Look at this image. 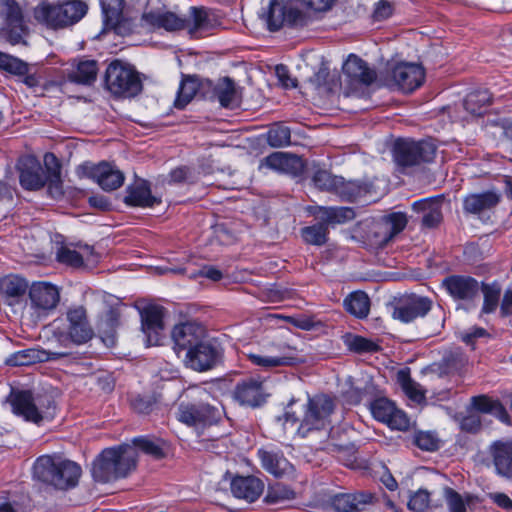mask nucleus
<instances>
[{
  "mask_svg": "<svg viewBox=\"0 0 512 512\" xmlns=\"http://www.w3.org/2000/svg\"><path fill=\"white\" fill-rule=\"evenodd\" d=\"M188 401H182L177 408V419L192 427L204 428L217 424L223 417L221 407L210 402L211 395L206 389L192 388L188 390Z\"/></svg>",
  "mask_w": 512,
  "mask_h": 512,
  "instance_id": "nucleus-2",
  "label": "nucleus"
},
{
  "mask_svg": "<svg viewBox=\"0 0 512 512\" xmlns=\"http://www.w3.org/2000/svg\"><path fill=\"white\" fill-rule=\"evenodd\" d=\"M206 87L205 98L211 101H218L221 107L234 109L239 106V97L235 83L229 77L219 79L216 83L211 80L203 81Z\"/></svg>",
  "mask_w": 512,
  "mask_h": 512,
  "instance_id": "nucleus-17",
  "label": "nucleus"
},
{
  "mask_svg": "<svg viewBox=\"0 0 512 512\" xmlns=\"http://www.w3.org/2000/svg\"><path fill=\"white\" fill-rule=\"evenodd\" d=\"M183 359L185 365L194 371H208L221 362L222 349L216 342L203 339L187 351Z\"/></svg>",
  "mask_w": 512,
  "mask_h": 512,
  "instance_id": "nucleus-10",
  "label": "nucleus"
},
{
  "mask_svg": "<svg viewBox=\"0 0 512 512\" xmlns=\"http://www.w3.org/2000/svg\"><path fill=\"white\" fill-rule=\"evenodd\" d=\"M496 472L506 478L512 477V440H498L489 446Z\"/></svg>",
  "mask_w": 512,
  "mask_h": 512,
  "instance_id": "nucleus-26",
  "label": "nucleus"
},
{
  "mask_svg": "<svg viewBox=\"0 0 512 512\" xmlns=\"http://www.w3.org/2000/svg\"><path fill=\"white\" fill-rule=\"evenodd\" d=\"M308 20L301 10L293 6H285V24L289 26H305Z\"/></svg>",
  "mask_w": 512,
  "mask_h": 512,
  "instance_id": "nucleus-60",
  "label": "nucleus"
},
{
  "mask_svg": "<svg viewBox=\"0 0 512 512\" xmlns=\"http://www.w3.org/2000/svg\"><path fill=\"white\" fill-rule=\"evenodd\" d=\"M27 288V282L18 276L10 275L0 280V294L7 299L24 295Z\"/></svg>",
  "mask_w": 512,
  "mask_h": 512,
  "instance_id": "nucleus-45",
  "label": "nucleus"
},
{
  "mask_svg": "<svg viewBox=\"0 0 512 512\" xmlns=\"http://www.w3.org/2000/svg\"><path fill=\"white\" fill-rule=\"evenodd\" d=\"M97 73L98 65L95 60H83L67 74V79L72 83L91 85L95 82Z\"/></svg>",
  "mask_w": 512,
  "mask_h": 512,
  "instance_id": "nucleus-38",
  "label": "nucleus"
},
{
  "mask_svg": "<svg viewBox=\"0 0 512 512\" xmlns=\"http://www.w3.org/2000/svg\"><path fill=\"white\" fill-rule=\"evenodd\" d=\"M277 350L281 352L280 355L267 356L250 353L248 358L254 365L263 367L265 369L289 366L296 363V358L292 355V351H294L292 347L289 345H281L277 348Z\"/></svg>",
  "mask_w": 512,
  "mask_h": 512,
  "instance_id": "nucleus-32",
  "label": "nucleus"
},
{
  "mask_svg": "<svg viewBox=\"0 0 512 512\" xmlns=\"http://www.w3.org/2000/svg\"><path fill=\"white\" fill-rule=\"evenodd\" d=\"M291 140V131L282 124H274L267 132V142L271 147L288 146Z\"/></svg>",
  "mask_w": 512,
  "mask_h": 512,
  "instance_id": "nucleus-50",
  "label": "nucleus"
},
{
  "mask_svg": "<svg viewBox=\"0 0 512 512\" xmlns=\"http://www.w3.org/2000/svg\"><path fill=\"white\" fill-rule=\"evenodd\" d=\"M105 21H112L120 16L124 0H100Z\"/></svg>",
  "mask_w": 512,
  "mask_h": 512,
  "instance_id": "nucleus-57",
  "label": "nucleus"
},
{
  "mask_svg": "<svg viewBox=\"0 0 512 512\" xmlns=\"http://www.w3.org/2000/svg\"><path fill=\"white\" fill-rule=\"evenodd\" d=\"M136 308L141 318V330L146 337V347L159 345L160 333L164 328V308L155 304H137Z\"/></svg>",
  "mask_w": 512,
  "mask_h": 512,
  "instance_id": "nucleus-12",
  "label": "nucleus"
},
{
  "mask_svg": "<svg viewBox=\"0 0 512 512\" xmlns=\"http://www.w3.org/2000/svg\"><path fill=\"white\" fill-rule=\"evenodd\" d=\"M258 457L262 467L276 478H281L293 470V466L279 451L273 449H259Z\"/></svg>",
  "mask_w": 512,
  "mask_h": 512,
  "instance_id": "nucleus-30",
  "label": "nucleus"
},
{
  "mask_svg": "<svg viewBox=\"0 0 512 512\" xmlns=\"http://www.w3.org/2000/svg\"><path fill=\"white\" fill-rule=\"evenodd\" d=\"M315 216L329 228L330 225L343 224L355 217L354 210L350 207H317Z\"/></svg>",
  "mask_w": 512,
  "mask_h": 512,
  "instance_id": "nucleus-36",
  "label": "nucleus"
},
{
  "mask_svg": "<svg viewBox=\"0 0 512 512\" xmlns=\"http://www.w3.org/2000/svg\"><path fill=\"white\" fill-rule=\"evenodd\" d=\"M21 8L15 0H0V16L5 20L21 14Z\"/></svg>",
  "mask_w": 512,
  "mask_h": 512,
  "instance_id": "nucleus-62",
  "label": "nucleus"
},
{
  "mask_svg": "<svg viewBox=\"0 0 512 512\" xmlns=\"http://www.w3.org/2000/svg\"><path fill=\"white\" fill-rule=\"evenodd\" d=\"M142 19L151 27L163 28L169 32L187 30L191 36L209 26L208 13L204 7H190L188 15L185 16L173 12H149L143 14Z\"/></svg>",
  "mask_w": 512,
  "mask_h": 512,
  "instance_id": "nucleus-6",
  "label": "nucleus"
},
{
  "mask_svg": "<svg viewBox=\"0 0 512 512\" xmlns=\"http://www.w3.org/2000/svg\"><path fill=\"white\" fill-rule=\"evenodd\" d=\"M6 27L3 29V35L12 45L25 44L24 36L27 34V27L24 23L23 14H19L15 19L5 20Z\"/></svg>",
  "mask_w": 512,
  "mask_h": 512,
  "instance_id": "nucleus-43",
  "label": "nucleus"
},
{
  "mask_svg": "<svg viewBox=\"0 0 512 512\" xmlns=\"http://www.w3.org/2000/svg\"><path fill=\"white\" fill-rule=\"evenodd\" d=\"M436 154V146L430 141L398 139L393 146L395 162L402 167H410L431 162Z\"/></svg>",
  "mask_w": 512,
  "mask_h": 512,
  "instance_id": "nucleus-9",
  "label": "nucleus"
},
{
  "mask_svg": "<svg viewBox=\"0 0 512 512\" xmlns=\"http://www.w3.org/2000/svg\"><path fill=\"white\" fill-rule=\"evenodd\" d=\"M105 84L113 95L124 98L138 95L143 88L139 73L130 64L120 60L108 65Z\"/></svg>",
  "mask_w": 512,
  "mask_h": 512,
  "instance_id": "nucleus-8",
  "label": "nucleus"
},
{
  "mask_svg": "<svg viewBox=\"0 0 512 512\" xmlns=\"http://www.w3.org/2000/svg\"><path fill=\"white\" fill-rule=\"evenodd\" d=\"M471 402L475 410L482 413L493 414L503 423H510V416L500 401L494 400L486 395H480L472 397Z\"/></svg>",
  "mask_w": 512,
  "mask_h": 512,
  "instance_id": "nucleus-39",
  "label": "nucleus"
},
{
  "mask_svg": "<svg viewBox=\"0 0 512 512\" xmlns=\"http://www.w3.org/2000/svg\"><path fill=\"white\" fill-rule=\"evenodd\" d=\"M31 308L41 316L53 311L60 301L59 289L48 282H34L29 289Z\"/></svg>",
  "mask_w": 512,
  "mask_h": 512,
  "instance_id": "nucleus-16",
  "label": "nucleus"
},
{
  "mask_svg": "<svg viewBox=\"0 0 512 512\" xmlns=\"http://www.w3.org/2000/svg\"><path fill=\"white\" fill-rule=\"evenodd\" d=\"M79 177L93 179L104 191H114L124 183V174L107 162L99 164L84 163L77 168Z\"/></svg>",
  "mask_w": 512,
  "mask_h": 512,
  "instance_id": "nucleus-11",
  "label": "nucleus"
},
{
  "mask_svg": "<svg viewBox=\"0 0 512 512\" xmlns=\"http://www.w3.org/2000/svg\"><path fill=\"white\" fill-rule=\"evenodd\" d=\"M397 382L406 396L412 401L420 403L425 399V391L422 390L420 384L412 380L409 371L400 370L397 373Z\"/></svg>",
  "mask_w": 512,
  "mask_h": 512,
  "instance_id": "nucleus-44",
  "label": "nucleus"
},
{
  "mask_svg": "<svg viewBox=\"0 0 512 512\" xmlns=\"http://www.w3.org/2000/svg\"><path fill=\"white\" fill-rule=\"evenodd\" d=\"M468 364V358L460 348H454L445 353L442 366L446 373H459Z\"/></svg>",
  "mask_w": 512,
  "mask_h": 512,
  "instance_id": "nucleus-48",
  "label": "nucleus"
},
{
  "mask_svg": "<svg viewBox=\"0 0 512 512\" xmlns=\"http://www.w3.org/2000/svg\"><path fill=\"white\" fill-rule=\"evenodd\" d=\"M103 22L105 31L112 30L120 36H128L132 34L136 27L131 19L124 18L122 14L112 21L103 20Z\"/></svg>",
  "mask_w": 512,
  "mask_h": 512,
  "instance_id": "nucleus-54",
  "label": "nucleus"
},
{
  "mask_svg": "<svg viewBox=\"0 0 512 512\" xmlns=\"http://www.w3.org/2000/svg\"><path fill=\"white\" fill-rule=\"evenodd\" d=\"M312 181L318 189L335 193L338 183H341V177L332 175L327 170H317Z\"/></svg>",
  "mask_w": 512,
  "mask_h": 512,
  "instance_id": "nucleus-52",
  "label": "nucleus"
},
{
  "mask_svg": "<svg viewBox=\"0 0 512 512\" xmlns=\"http://www.w3.org/2000/svg\"><path fill=\"white\" fill-rule=\"evenodd\" d=\"M480 290L483 293L481 314L494 313L499 306V300L502 292L501 285L496 281L492 283L482 282L480 284Z\"/></svg>",
  "mask_w": 512,
  "mask_h": 512,
  "instance_id": "nucleus-42",
  "label": "nucleus"
},
{
  "mask_svg": "<svg viewBox=\"0 0 512 512\" xmlns=\"http://www.w3.org/2000/svg\"><path fill=\"white\" fill-rule=\"evenodd\" d=\"M442 287L456 301H472L480 291V283L471 276L450 275L442 280Z\"/></svg>",
  "mask_w": 512,
  "mask_h": 512,
  "instance_id": "nucleus-20",
  "label": "nucleus"
},
{
  "mask_svg": "<svg viewBox=\"0 0 512 512\" xmlns=\"http://www.w3.org/2000/svg\"><path fill=\"white\" fill-rule=\"evenodd\" d=\"M343 73L352 84L370 85L376 79V73L360 57L351 54L342 67Z\"/></svg>",
  "mask_w": 512,
  "mask_h": 512,
  "instance_id": "nucleus-25",
  "label": "nucleus"
},
{
  "mask_svg": "<svg viewBox=\"0 0 512 512\" xmlns=\"http://www.w3.org/2000/svg\"><path fill=\"white\" fill-rule=\"evenodd\" d=\"M491 104V95L488 90L470 92L463 101L464 109L472 116H480Z\"/></svg>",
  "mask_w": 512,
  "mask_h": 512,
  "instance_id": "nucleus-41",
  "label": "nucleus"
},
{
  "mask_svg": "<svg viewBox=\"0 0 512 512\" xmlns=\"http://www.w3.org/2000/svg\"><path fill=\"white\" fill-rule=\"evenodd\" d=\"M373 500L374 495L366 491L341 493L333 497L332 506L339 512H357L372 504Z\"/></svg>",
  "mask_w": 512,
  "mask_h": 512,
  "instance_id": "nucleus-28",
  "label": "nucleus"
},
{
  "mask_svg": "<svg viewBox=\"0 0 512 512\" xmlns=\"http://www.w3.org/2000/svg\"><path fill=\"white\" fill-rule=\"evenodd\" d=\"M480 427L481 419L480 416L477 414H470L464 417L461 421V429L469 433L477 432L480 429Z\"/></svg>",
  "mask_w": 512,
  "mask_h": 512,
  "instance_id": "nucleus-64",
  "label": "nucleus"
},
{
  "mask_svg": "<svg viewBox=\"0 0 512 512\" xmlns=\"http://www.w3.org/2000/svg\"><path fill=\"white\" fill-rule=\"evenodd\" d=\"M429 502L428 491L420 489L410 497L408 508L414 512H423L428 508Z\"/></svg>",
  "mask_w": 512,
  "mask_h": 512,
  "instance_id": "nucleus-58",
  "label": "nucleus"
},
{
  "mask_svg": "<svg viewBox=\"0 0 512 512\" xmlns=\"http://www.w3.org/2000/svg\"><path fill=\"white\" fill-rule=\"evenodd\" d=\"M124 202L129 206L152 208L161 203L159 197L151 194L150 184L143 179H136L126 189Z\"/></svg>",
  "mask_w": 512,
  "mask_h": 512,
  "instance_id": "nucleus-24",
  "label": "nucleus"
},
{
  "mask_svg": "<svg viewBox=\"0 0 512 512\" xmlns=\"http://www.w3.org/2000/svg\"><path fill=\"white\" fill-rule=\"evenodd\" d=\"M7 401L10 403L13 413L23 417L26 421L39 424L43 420L41 398H35L30 391L12 390Z\"/></svg>",
  "mask_w": 512,
  "mask_h": 512,
  "instance_id": "nucleus-13",
  "label": "nucleus"
},
{
  "mask_svg": "<svg viewBox=\"0 0 512 512\" xmlns=\"http://www.w3.org/2000/svg\"><path fill=\"white\" fill-rule=\"evenodd\" d=\"M374 191V184L367 180H350L345 181L341 177V183H338L336 194L342 200L353 202L356 199L372 194Z\"/></svg>",
  "mask_w": 512,
  "mask_h": 512,
  "instance_id": "nucleus-34",
  "label": "nucleus"
},
{
  "mask_svg": "<svg viewBox=\"0 0 512 512\" xmlns=\"http://www.w3.org/2000/svg\"><path fill=\"white\" fill-rule=\"evenodd\" d=\"M344 343L349 350L356 353H370L379 350V345L359 335L347 334L344 336Z\"/></svg>",
  "mask_w": 512,
  "mask_h": 512,
  "instance_id": "nucleus-49",
  "label": "nucleus"
},
{
  "mask_svg": "<svg viewBox=\"0 0 512 512\" xmlns=\"http://www.w3.org/2000/svg\"><path fill=\"white\" fill-rule=\"evenodd\" d=\"M343 304L347 312L360 319L366 318L370 311V299L362 291L349 294Z\"/></svg>",
  "mask_w": 512,
  "mask_h": 512,
  "instance_id": "nucleus-40",
  "label": "nucleus"
},
{
  "mask_svg": "<svg viewBox=\"0 0 512 512\" xmlns=\"http://www.w3.org/2000/svg\"><path fill=\"white\" fill-rule=\"evenodd\" d=\"M445 493L450 512H466L465 503L459 493L451 488L446 489Z\"/></svg>",
  "mask_w": 512,
  "mask_h": 512,
  "instance_id": "nucleus-61",
  "label": "nucleus"
},
{
  "mask_svg": "<svg viewBox=\"0 0 512 512\" xmlns=\"http://www.w3.org/2000/svg\"><path fill=\"white\" fill-rule=\"evenodd\" d=\"M136 461V450L129 444L106 448L94 460L92 476L101 483L126 477L130 471L135 469Z\"/></svg>",
  "mask_w": 512,
  "mask_h": 512,
  "instance_id": "nucleus-3",
  "label": "nucleus"
},
{
  "mask_svg": "<svg viewBox=\"0 0 512 512\" xmlns=\"http://www.w3.org/2000/svg\"><path fill=\"white\" fill-rule=\"evenodd\" d=\"M329 228L321 220L301 229V236L307 244L322 246L328 241Z\"/></svg>",
  "mask_w": 512,
  "mask_h": 512,
  "instance_id": "nucleus-46",
  "label": "nucleus"
},
{
  "mask_svg": "<svg viewBox=\"0 0 512 512\" xmlns=\"http://www.w3.org/2000/svg\"><path fill=\"white\" fill-rule=\"evenodd\" d=\"M174 350L179 357L191 350L205 337V329L195 322H186L176 325L172 330Z\"/></svg>",
  "mask_w": 512,
  "mask_h": 512,
  "instance_id": "nucleus-18",
  "label": "nucleus"
},
{
  "mask_svg": "<svg viewBox=\"0 0 512 512\" xmlns=\"http://www.w3.org/2000/svg\"><path fill=\"white\" fill-rule=\"evenodd\" d=\"M431 307L432 301L428 297L416 294L404 295L396 301L392 316L403 323H409L418 317H424Z\"/></svg>",
  "mask_w": 512,
  "mask_h": 512,
  "instance_id": "nucleus-15",
  "label": "nucleus"
},
{
  "mask_svg": "<svg viewBox=\"0 0 512 512\" xmlns=\"http://www.w3.org/2000/svg\"><path fill=\"white\" fill-rule=\"evenodd\" d=\"M132 447L141 450L142 452L154 457L162 458L164 456L163 449L160 445V441L156 439H150L148 437H138L133 439Z\"/></svg>",
  "mask_w": 512,
  "mask_h": 512,
  "instance_id": "nucleus-53",
  "label": "nucleus"
},
{
  "mask_svg": "<svg viewBox=\"0 0 512 512\" xmlns=\"http://www.w3.org/2000/svg\"><path fill=\"white\" fill-rule=\"evenodd\" d=\"M156 399L152 395L132 394L130 406L138 414H149L154 409Z\"/></svg>",
  "mask_w": 512,
  "mask_h": 512,
  "instance_id": "nucleus-55",
  "label": "nucleus"
},
{
  "mask_svg": "<svg viewBox=\"0 0 512 512\" xmlns=\"http://www.w3.org/2000/svg\"><path fill=\"white\" fill-rule=\"evenodd\" d=\"M52 328V336L65 348L71 344H85L94 335L93 328L88 320L87 310L81 305L69 307L64 318L56 319Z\"/></svg>",
  "mask_w": 512,
  "mask_h": 512,
  "instance_id": "nucleus-4",
  "label": "nucleus"
},
{
  "mask_svg": "<svg viewBox=\"0 0 512 512\" xmlns=\"http://www.w3.org/2000/svg\"><path fill=\"white\" fill-rule=\"evenodd\" d=\"M262 165L294 176L301 174L304 168L300 157L285 152H274L268 155L263 159Z\"/></svg>",
  "mask_w": 512,
  "mask_h": 512,
  "instance_id": "nucleus-27",
  "label": "nucleus"
},
{
  "mask_svg": "<svg viewBox=\"0 0 512 512\" xmlns=\"http://www.w3.org/2000/svg\"><path fill=\"white\" fill-rule=\"evenodd\" d=\"M21 186L26 190H38L46 183L40 162L31 156L22 158L18 163Z\"/></svg>",
  "mask_w": 512,
  "mask_h": 512,
  "instance_id": "nucleus-23",
  "label": "nucleus"
},
{
  "mask_svg": "<svg viewBox=\"0 0 512 512\" xmlns=\"http://www.w3.org/2000/svg\"><path fill=\"white\" fill-rule=\"evenodd\" d=\"M370 411L376 420L387 424L392 429L406 430L409 427L406 414L386 398H378L371 402Z\"/></svg>",
  "mask_w": 512,
  "mask_h": 512,
  "instance_id": "nucleus-19",
  "label": "nucleus"
},
{
  "mask_svg": "<svg viewBox=\"0 0 512 512\" xmlns=\"http://www.w3.org/2000/svg\"><path fill=\"white\" fill-rule=\"evenodd\" d=\"M92 255L93 248L88 245L81 246L79 251L68 246H61L57 250L56 259L62 264L79 268L83 265L84 260L89 261Z\"/></svg>",
  "mask_w": 512,
  "mask_h": 512,
  "instance_id": "nucleus-37",
  "label": "nucleus"
},
{
  "mask_svg": "<svg viewBox=\"0 0 512 512\" xmlns=\"http://www.w3.org/2000/svg\"><path fill=\"white\" fill-rule=\"evenodd\" d=\"M81 475V468L75 462L59 457L44 455L34 464V476L57 489L74 487Z\"/></svg>",
  "mask_w": 512,
  "mask_h": 512,
  "instance_id": "nucleus-5",
  "label": "nucleus"
},
{
  "mask_svg": "<svg viewBox=\"0 0 512 512\" xmlns=\"http://www.w3.org/2000/svg\"><path fill=\"white\" fill-rule=\"evenodd\" d=\"M295 498L296 492L292 488L278 482L268 486L264 500L268 504H281Z\"/></svg>",
  "mask_w": 512,
  "mask_h": 512,
  "instance_id": "nucleus-47",
  "label": "nucleus"
},
{
  "mask_svg": "<svg viewBox=\"0 0 512 512\" xmlns=\"http://www.w3.org/2000/svg\"><path fill=\"white\" fill-rule=\"evenodd\" d=\"M198 91L202 92L205 97L206 87H203V81L199 82L196 77L191 76L184 78L178 88L174 106L183 109L191 102Z\"/></svg>",
  "mask_w": 512,
  "mask_h": 512,
  "instance_id": "nucleus-35",
  "label": "nucleus"
},
{
  "mask_svg": "<svg viewBox=\"0 0 512 512\" xmlns=\"http://www.w3.org/2000/svg\"><path fill=\"white\" fill-rule=\"evenodd\" d=\"M443 204V196L415 201L412 204V210L416 214L414 221L420 224L422 230H431L439 227L443 221Z\"/></svg>",
  "mask_w": 512,
  "mask_h": 512,
  "instance_id": "nucleus-14",
  "label": "nucleus"
},
{
  "mask_svg": "<svg viewBox=\"0 0 512 512\" xmlns=\"http://www.w3.org/2000/svg\"><path fill=\"white\" fill-rule=\"evenodd\" d=\"M439 439L431 432H420L415 437V444L425 451H435L439 448Z\"/></svg>",
  "mask_w": 512,
  "mask_h": 512,
  "instance_id": "nucleus-59",
  "label": "nucleus"
},
{
  "mask_svg": "<svg viewBox=\"0 0 512 512\" xmlns=\"http://www.w3.org/2000/svg\"><path fill=\"white\" fill-rule=\"evenodd\" d=\"M500 199V194L495 191L469 194L463 200V209L469 214H480L496 207Z\"/></svg>",
  "mask_w": 512,
  "mask_h": 512,
  "instance_id": "nucleus-31",
  "label": "nucleus"
},
{
  "mask_svg": "<svg viewBox=\"0 0 512 512\" xmlns=\"http://www.w3.org/2000/svg\"><path fill=\"white\" fill-rule=\"evenodd\" d=\"M265 20L270 31H277L285 24V5L271 1Z\"/></svg>",
  "mask_w": 512,
  "mask_h": 512,
  "instance_id": "nucleus-51",
  "label": "nucleus"
},
{
  "mask_svg": "<svg viewBox=\"0 0 512 512\" xmlns=\"http://www.w3.org/2000/svg\"><path fill=\"white\" fill-rule=\"evenodd\" d=\"M408 222L407 216L403 212H394L385 217V224L389 227V237L404 230Z\"/></svg>",
  "mask_w": 512,
  "mask_h": 512,
  "instance_id": "nucleus-56",
  "label": "nucleus"
},
{
  "mask_svg": "<svg viewBox=\"0 0 512 512\" xmlns=\"http://www.w3.org/2000/svg\"><path fill=\"white\" fill-rule=\"evenodd\" d=\"M87 12V5L80 0L52 4L43 1L33 11L35 20L51 29H62L81 20Z\"/></svg>",
  "mask_w": 512,
  "mask_h": 512,
  "instance_id": "nucleus-7",
  "label": "nucleus"
},
{
  "mask_svg": "<svg viewBox=\"0 0 512 512\" xmlns=\"http://www.w3.org/2000/svg\"><path fill=\"white\" fill-rule=\"evenodd\" d=\"M394 8L392 3L386 0H381L375 5L373 18L376 21H382L389 18L393 14Z\"/></svg>",
  "mask_w": 512,
  "mask_h": 512,
  "instance_id": "nucleus-63",
  "label": "nucleus"
},
{
  "mask_svg": "<svg viewBox=\"0 0 512 512\" xmlns=\"http://www.w3.org/2000/svg\"><path fill=\"white\" fill-rule=\"evenodd\" d=\"M392 78L400 90L410 93L422 85L425 73L420 65L402 63L393 69Z\"/></svg>",
  "mask_w": 512,
  "mask_h": 512,
  "instance_id": "nucleus-22",
  "label": "nucleus"
},
{
  "mask_svg": "<svg viewBox=\"0 0 512 512\" xmlns=\"http://www.w3.org/2000/svg\"><path fill=\"white\" fill-rule=\"evenodd\" d=\"M263 489V482L254 476H238L231 482L233 495L237 498L245 499L248 502H254L258 499Z\"/></svg>",
  "mask_w": 512,
  "mask_h": 512,
  "instance_id": "nucleus-29",
  "label": "nucleus"
},
{
  "mask_svg": "<svg viewBox=\"0 0 512 512\" xmlns=\"http://www.w3.org/2000/svg\"><path fill=\"white\" fill-rule=\"evenodd\" d=\"M234 397L240 404L251 407L259 406L265 401L262 384L254 380L237 384Z\"/></svg>",
  "mask_w": 512,
  "mask_h": 512,
  "instance_id": "nucleus-33",
  "label": "nucleus"
},
{
  "mask_svg": "<svg viewBox=\"0 0 512 512\" xmlns=\"http://www.w3.org/2000/svg\"><path fill=\"white\" fill-rule=\"evenodd\" d=\"M293 403L294 399L288 403L284 414L276 418L277 423L281 424L284 430H286L288 423L294 426L299 421L300 424L297 428V434L301 438L308 437L310 434L318 431H324L325 434L327 433L331 423L330 417L336 407L333 398L326 394L309 396L307 403L304 405L301 419L290 410Z\"/></svg>",
  "mask_w": 512,
  "mask_h": 512,
  "instance_id": "nucleus-1",
  "label": "nucleus"
},
{
  "mask_svg": "<svg viewBox=\"0 0 512 512\" xmlns=\"http://www.w3.org/2000/svg\"><path fill=\"white\" fill-rule=\"evenodd\" d=\"M68 355L69 353L65 351H51L37 348H29L10 354L5 359V364L13 367L29 366L40 362L57 360Z\"/></svg>",
  "mask_w": 512,
  "mask_h": 512,
  "instance_id": "nucleus-21",
  "label": "nucleus"
}]
</instances>
